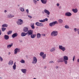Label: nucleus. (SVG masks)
<instances>
[{
  "label": "nucleus",
  "instance_id": "obj_1",
  "mask_svg": "<svg viewBox=\"0 0 79 79\" xmlns=\"http://www.w3.org/2000/svg\"><path fill=\"white\" fill-rule=\"evenodd\" d=\"M58 32L57 31H53L51 33V35L52 37H56L58 35Z\"/></svg>",
  "mask_w": 79,
  "mask_h": 79
},
{
  "label": "nucleus",
  "instance_id": "obj_2",
  "mask_svg": "<svg viewBox=\"0 0 79 79\" xmlns=\"http://www.w3.org/2000/svg\"><path fill=\"white\" fill-rule=\"evenodd\" d=\"M44 11L45 14H47V18H50L49 15H50V12L49 11V10H47L46 9H45L44 10Z\"/></svg>",
  "mask_w": 79,
  "mask_h": 79
},
{
  "label": "nucleus",
  "instance_id": "obj_3",
  "mask_svg": "<svg viewBox=\"0 0 79 79\" xmlns=\"http://www.w3.org/2000/svg\"><path fill=\"white\" fill-rule=\"evenodd\" d=\"M37 62V59L35 56L33 57L32 61V64H35Z\"/></svg>",
  "mask_w": 79,
  "mask_h": 79
},
{
  "label": "nucleus",
  "instance_id": "obj_4",
  "mask_svg": "<svg viewBox=\"0 0 79 79\" xmlns=\"http://www.w3.org/2000/svg\"><path fill=\"white\" fill-rule=\"evenodd\" d=\"M58 24V22H57V21H55L49 23V26H50V27H53V26H54L55 24Z\"/></svg>",
  "mask_w": 79,
  "mask_h": 79
},
{
  "label": "nucleus",
  "instance_id": "obj_5",
  "mask_svg": "<svg viewBox=\"0 0 79 79\" xmlns=\"http://www.w3.org/2000/svg\"><path fill=\"white\" fill-rule=\"evenodd\" d=\"M59 48L60 50L62 51V52H64L66 50V48L63 47L62 45H59Z\"/></svg>",
  "mask_w": 79,
  "mask_h": 79
},
{
  "label": "nucleus",
  "instance_id": "obj_6",
  "mask_svg": "<svg viewBox=\"0 0 79 79\" xmlns=\"http://www.w3.org/2000/svg\"><path fill=\"white\" fill-rule=\"evenodd\" d=\"M23 21L21 19H18V21H17V24L18 25H22L23 24Z\"/></svg>",
  "mask_w": 79,
  "mask_h": 79
},
{
  "label": "nucleus",
  "instance_id": "obj_7",
  "mask_svg": "<svg viewBox=\"0 0 79 79\" xmlns=\"http://www.w3.org/2000/svg\"><path fill=\"white\" fill-rule=\"evenodd\" d=\"M21 52V50L19 48H16L14 50V54L16 55L17 54V53H18L19 52Z\"/></svg>",
  "mask_w": 79,
  "mask_h": 79
},
{
  "label": "nucleus",
  "instance_id": "obj_8",
  "mask_svg": "<svg viewBox=\"0 0 79 79\" xmlns=\"http://www.w3.org/2000/svg\"><path fill=\"white\" fill-rule=\"evenodd\" d=\"M35 24V25H36L37 26H40V27L44 26V24H43V23H39V22H36Z\"/></svg>",
  "mask_w": 79,
  "mask_h": 79
},
{
  "label": "nucleus",
  "instance_id": "obj_9",
  "mask_svg": "<svg viewBox=\"0 0 79 79\" xmlns=\"http://www.w3.org/2000/svg\"><path fill=\"white\" fill-rule=\"evenodd\" d=\"M27 34H28V35H32L33 34V30H29L27 33Z\"/></svg>",
  "mask_w": 79,
  "mask_h": 79
},
{
  "label": "nucleus",
  "instance_id": "obj_10",
  "mask_svg": "<svg viewBox=\"0 0 79 79\" xmlns=\"http://www.w3.org/2000/svg\"><path fill=\"white\" fill-rule=\"evenodd\" d=\"M65 16H68V17H69V16H72V14L70 12H67L65 13Z\"/></svg>",
  "mask_w": 79,
  "mask_h": 79
},
{
  "label": "nucleus",
  "instance_id": "obj_11",
  "mask_svg": "<svg viewBox=\"0 0 79 79\" xmlns=\"http://www.w3.org/2000/svg\"><path fill=\"white\" fill-rule=\"evenodd\" d=\"M7 17L8 18H12L15 17V15L11 14H10L7 15Z\"/></svg>",
  "mask_w": 79,
  "mask_h": 79
},
{
  "label": "nucleus",
  "instance_id": "obj_12",
  "mask_svg": "<svg viewBox=\"0 0 79 79\" xmlns=\"http://www.w3.org/2000/svg\"><path fill=\"white\" fill-rule=\"evenodd\" d=\"M64 60H63V58H59L57 60V62L58 63H63V62Z\"/></svg>",
  "mask_w": 79,
  "mask_h": 79
},
{
  "label": "nucleus",
  "instance_id": "obj_13",
  "mask_svg": "<svg viewBox=\"0 0 79 79\" xmlns=\"http://www.w3.org/2000/svg\"><path fill=\"white\" fill-rule=\"evenodd\" d=\"M18 33H15L13 34V35H11L12 37V38H14L16 37H17L18 36Z\"/></svg>",
  "mask_w": 79,
  "mask_h": 79
},
{
  "label": "nucleus",
  "instance_id": "obj_14",
  "mask_svg": "<svg viewBox=\"0 0 79 79\" xmlns=\"http://www.w3.org/2000/svg\"><path fill=\"white\" fill-rule=\"evenodd\" d=\"M23 31L24 32H27L28 31V28L27 27H24L23 29Z\"/></svg>",
  "mask_w": 79,
  "mask_h": 79
},
{
  "label": "nucleus",
  "instance_id": "obj_15",
  "mask_svg": "<svg viewBox=\"0 0 79 79\" xmlns=\"http://www.w3.org/2000/svg\"><path fill=\"white\" fill-rule=\"evenodd\" d=\"M72 11L74 13H76L78 12V9L77 8H75V9H73L72 10Z\"/></svg>",
  "mask_w": 79,
  "mask_h": 79
},
{
  "label": "nucleus",
  "instance_id": "obj_16",
  "mask_svg": "<svg viewBox=\"0 0 79 79\" xmlns=\"http://www.w3.org/2000/svg\"><path fill=\"white\" fill-rule=\"evenodd\" d=\"M21 71L24 74H26V71H27V70L26 69H21Z\"/></svg>",
  "mask_w": 79,
  "mask_h": 79
},
{
  "label": "nucleus",
  "instance_id": "obj_17",
  "mask_svg": "<svg viewBox=\"0 0 79 79\" xmlns=\"http://www.w3.org/2000/svg\"><path fill=\"white\" fill-rule=\"evenodd\" d=\"M27 34V33H25V32H23L21 33V36H22V37H24L26 36Z\"/></svg>",
  "mask_w": 79,
  "mask_h": 79
},
{
  "label": "nucleus",
  "instance_id": "obj_18",
  "mask_svg": "<svg viewBox=\"0 0 79 79\" xmlns=\"http://www.w3.org/2000/svg\"><path fill=\"white\" fill-rule=\"evenodd\" d=\"M13 46V43H11V44H8L7 45V48L8 49H10V48L11 47Z\"/></svg>",
  "mask_w": 79,
  "mask_h": 79
},
{
  "label": "nucleus",
  "instance_id": "obj_19",
  "mask_svg": "<svg viewBox=\"0 0 79 79\" xmlns=\"http://www.w3.org/2000/svg\"><path fill=\"white\" fill-rule=\"evenodd\" d=\"M9 65H13V61L11 60L9 61V62L8 63Z\"/></svg>",
  "mask_w": 79,
  "mask_h": 79
},
{
  "label": "nucleus",
  "instance_id": "obj_20",
  "mask_svg": "<svg viewBox=\"0 0 79 79\" xmlns=\"http://www.w3.org/2000/svg\"><path fill=\"white\" fill-rule=\"evenodd\" d=\"M36 36L37 39H40L41 37V34L40 33H38L36 35Z\"/></svg>",
  "mask_w": 79,
  "mask_h": 79
},
{
  "label": "nucleus",
  "instance_id": "obj_21",
  "mask_svg": "<svg viewBox=\"0 0 79 79\" xmlns=\"http://www.w3.org/2000/svg\"><path fill=\"white\" fill-rule=\"evenodd\" d=\"M4 38L5 40H8L9 39V36L7 35H5Z\"/></svg>",
  "mask_w": 79,
  "mask_h": 79
},
{
  "label": "nucleus",
  "instance_id": "obj_22",
  "mask_svg": "<svg viewBox=\"0 0 79 79\" xmlns=\"http://www.w3.org/2000/svg\"><path fill=\"white\" fill-rule=\"evenodd\" d=\"M64 60H68V57L66 56H63Z\"/></svg>",
  "mask_w": 79,
  "mask_h": 79
},
{
  "label": "nucleus",
  "instance_id": "obj_23",
  "mask_svg": "<svg viewBox=\"0 0 79 79\" xmlns=\"http://www.w3.org/2000/svg\"><path fill=\"white\" fill-rule=\"evenodd\" d=\"M74 31L75 32H76V31H77V33L78 35H79V29H77L76 28H75L74 29Z\"/></svg>",
  "mask_w": 79,
  "mask_h": 79
},
{
  "label": "nucleus",
  "instance_id": "obj_24",
  "mask_svg": "<svg viewBox=\"0 0 79 79\" xmlns=\"http://www.w3.org/2000/svg\"><path fill=\"white\" fill-rule=\"evenodd\" d=\"M54 51H55V47L52 48L50 49V51L51 52H54Z\"/></svg>",
  "mask_w": 79,
  "mask_h": 79
},
{
  "label": "nucleus",
  "instance_id": "obj_25",
  "mask_svg": "<svg viewBox=\"0 0 79 79\" xmlns=\"http://www.w3.org/2000/svg\"><path fill=\"white\" fill-rule=\"evenodd\" d=\"M16 62H15L14 65L13 66V68L14 70L16 69Z\"/></svg>",
  "mask_w": 79,
  "mask_h": 79
},
{
  "label": "nucleus",
  "instance_id": "obj_26",
  "mask_svg": "<svg viewBox=\"0 0 79 79\" xmlns=\"http://www.w3.org/2000/svg\"><path fill=\"white\" fill-rule=\"evenodd\" d=\"M31 38L32 39H34L35 37V36H36V35H35L34 34H31V35H30Z\"/></svg>",
  "mask_w": 79,
  "mask_h": 79
},
{
  "label": "nucleus",
  "instance_id": "obj_27",
  "mask_svg": "<svg viewBox=\"0 0 79 79\" xmlns=\"http://www.w3.org/2000/svg\"><path fill=\"white\" fill-rule=\"evenodd\" d=\"M58 23L60 24H61V23H63V20L61 19H59L58 20Z\"/></svg>",
  "mask_w": 79,
  "mask_h": 79
},
{
  "label": "nucleus",
  "instance_id": "obj_28",
  "mask_svg": "<svg viewBox=\"0 0 79 79\" xmlns=\"http://www.w3.org/2000/svg\"><path fill=\"white\" fill-rule=\"evenodd\" d=\"M41 2L43 3V4H46V3H47V1L44 0H41Z\"/></svg>",
  "mask_w": 79,
  "mask_h": 79
},
{
  "label": "nucleus",
  "instance_id": "obj_29",
  "mask_svg": "<svg viewBox=\"0 0 79 79\" xmlns=\"http://www.w3.org/2000/svg\"><path fill=\"white\" fill-rule=\"evenodd\" d=\"M2 27H8V24H3L2 25Z\"/></svg>",
  "mask_w": 79,
  "mask_h": 79
},
{
  "label": "nucleus",
  "instance_id": "obj_30",
  "mask_svg": "<svg viewBox=\"0 0 79 79\" xmlns=\"http://www.w3.org/2000/svg\"><path fill=\"white\" fill-rule=\"evenodd\" d=\"M46 54H45L41 57L43 58V60H44V59H45V58H46Z\"/></svg>",
  "mask_w": 79,
  "mask_h": 79
},
{
  "label": "nucleus",
  "instance_id": "obj_31",
  "mask_svg": "<svg viewBox=\"0 0 79 79\" xmlns=\"http://www.w3.org/2000/svg\"><path fill=\"white\" fill-rule=\"evenodd\" d=\"M19 9L21 11H24V8H23L22 7H20Z\"/></svg>",
  "mask_w": 79,
  "mask_h": 79
},
{
  "label": "nucleus",
  "instance_id": "obj_32",
  "mask_svg": "<svg viewBox=\"0 0 79 79\" xmlns=\"http://www.w3.org/2000/svg\"><path fill=\"white\" fill-rule=\"evenodd\" d=\"M44 52H40V55L42 57L43 56V55H44Z\"/></svg>",
  "mask_w": 79,
  "mask_h": 79
},
{
  "label": "nucleus",
  "instance_id": "obj_33",
  "mask_svg": "<svg viewBox=\"0 0 79 79\" xmlns=\"http://www.w3.org/2000/svg\"><path fill=\"white\" fill-rule=\"evenodd\" d=\"M20 63H25V61L23 59L21 60L20 61Z\"/></svg>",
  "mask_w": 79,
  "mask_h": 79
},
{
  "label": "nucleus",
  "instance_id": "obj_34",
  "mask_svg": "<svg viewBox=\"0 0 79 79\" xmlns=\"http://www.w3.org/2000/svg\"><path fill=\"white\" fill-rule=\"evenodd\" d=\"M68 60H64V61L65 64H68Z\"/></svg>",
  "mask_w": 79,
  "mask_h": 79
},
{
  "label": "nucleus",
  "instance_id": "obj_35",
  "mask_svg": "<svg viewBox=\"0 0 79 79\" xmlns=\"http://www.w3.org/2000/svg\"><path fill=\"white\" fill-rule=\"evenodd\" d=\"M64 27L66 29H69V27L67 25H65L64 26Z\"/></svg>",
  "mask_w": 79,
  "mask_h": 79
},
{
  "label": "nucleus",
  "instance_id": "obj_36",
  "mask_svg": "<svg viewBox=\"0 0 79 79\" xmlns=\"http://www.w3.org/2000/svg\"><path fill=\"white\" fill-rule=\"evenodd\" d=\"M8 35H10L12 33V31H9L7 32Z\"/></svg>",
  "mask_w": 79,
  "mask_h": 79
},
{
  "label": "nucleus",
  "instance_id": "obj_37",
  "mask_svg": "<svg viewBox=\"0 0 79 79\" xmlns=\"http://www.w3.org/2000/svg\"><path fill=\"white\" fill-rule=\"evenodd\" d=\"M31 27L32 29H33L35 28V27H34V24H33L32 25H31Z\"/></svg>",
  "mask_w": 79,
  "mask_h": 79
},
{
  "label": "nucleus",
  "instance_id": "obj_38",
  "mask_svg": "<svg viewBox=\"0 0 79 79\" xmlns=\"http://www.w3.org/2000/svg\"><path fill=\"white\" fill-rule=\"evenodd\" d=\"M2 32H4V31L6 30V28H4V27H2Z\"/></svg>",
  "mask_w": 79,
  "mask_h": 79
},
{
  "label": "nucleus",
  "instance_id": "obj_39",
  "mask_svg": "<svg viewBox=\"0 0 79 79\" xmlns=\"http://www.w3.org/2000/svg\"><path fill=\"white\" fill-rule=\"evenodd\" d=\"M33 3L35 4L36 5V4H37V2L36 1V0H33Z\"/></svg>",
  "mask_w": 79,
  "mask_h": 79
},
{
  "label": "nucleus",
  "instance_id": "obj_40",
  "mask_svg": "<svg viewBox=\"0 0 79 79\" xmlns=\"http://www.w3.org/2000/svg\"><path fill=\"white\" fill-rule=\"evenodd\" d=\"M43 20L44 21V22H45V21H48V19L46 18L45 19H43Z\"/></svg>",
  "mask_w": 79,
  "mask_h": 79
},
{
  "label": "nucleus",
  "instance_id": "obj_41",
  "mask_svg": "<svg viewBox=\"0 0 79 79\" xmlns=\"http://www.w3.org/2000/svg\"><path fill=\"white\" fill-rule=\"evenodd\" d=\"M39 22H40V23H44V20H39Z\"/></svg>",
  "mask_w": 79,
  "mask_h": 79
},
{
  "label": "nucleus",
  "instance_id": "obj_42",
  "mask_svg": "<svg viewBox=\"0 0 79 79\" xmlns=\"http://www.w3.org/2000/svg\"><path fill=\"white\" fill-rule=\"evenodd\" d=\"M0 61H3V58L1 56H0Z\"/></svg>",
  "mask_w": 79,
  "mask_h": 79
},
{
  "label": "nucleus",
  "instance_id": "obj_43",
  "mask_svg": "<svg viewBox=\"0 0 79 79\" xmlns=\"http://www.w3.org/2000/svg\"><path fill=\"white\" fill-rule=\"evenodd\" d=\"M75 56H74L73 57V61H74V59H75Z\"/></svg>",
  "mask_w": 79,
  "mask_h": 79
},
{
  "label": "nucleus",
  "instance_id": "obj_44",
  "mask_svg": "<svg viewBox=\"0 0 79 79\" xmlns=\"http://www.w3.org/2000/svg\"><path fill=\"white\" fill-rule=\"evenodd\" d=\"M54 63V62H53V61H50L49 62V63Z\"/></svg>",
  "mask_w": 79,
  "mask_h": 79
},
{
  "label": "nucleus",
  "instance_id": "obj_45",
  "mask_svg": "<svg viewBox=\"0 0 79 79\" xmlns=\"http://www.w3.org/2000/svg\"><path fill=\"white\" fill-rule=\"evenodd\" d=\"M28 17H29L30 18H31V19H32V17L31 15H28Z\"/></svg>",
  "mask_w": 79,
  "mask_h": 79
},
{
  "label": "nucleus",
  "instance_id": "obj_46",
  "mask_svg": "<svg viewBox=\"0 0 79 79\" xmlns=\"http://www.w3.org/2000/svg\"><path fill=\"white\" fill-rule=\"evenodd\" d=\"M56 5L57 6H60V4L59 3H57L56 4Z\"/></svg>",
  "mask_w": 79,
  "mask_h": 79
},
{
  "label": "nucleus",
  "instance_id": "obj_47",
  "mask_svg": "<svg viewBox=\"0 0 79 79\" xmlns=\"http://www.w3.org/2000/svg\"><path fill=\"white\" fill-rule=\"evenodd\" d=\"M26 12L27 13H29V10L28 9H27L26 10Z\"/></svg>",
  "mask_w": 79,
  "mask_h": 79
},
{
  "label": "nucleus",
  "instance_id": "obj_48",
  "mask_svg": "<svg viewBox=\"0 0 79 79\" xmlns=\"http://www.w3.org/2000/svg\"><path fill=\"white\" fill-rule=\"evenodd\" d=\"M42 35L43 37H45V34H42Z\"/></svg>",
  "mask_w": 79,
  "mask_h": 79
},
{
  "label": "nucleus",
  "instance_id": "obj_49",
  "mask_svg": "<svg viewBox=\"0 0 79 79\" xmlns=\"http://www.w3.org/2000/svg\"><path fill=\"white\" fill-rule=\"evenodd\" d=\"M59 68V66H56V69H58Z\"/></svg>",
  "mask_w": 79,
  "mask_h": 79
},
{
  "label": "nucleus",
  "instance_id": "obj_50",
  "mask_svg": "<svg viewBox=\"0 0 79 79\" xmlns=\"http://www.w3.org/2000/svg\"><path fill=\"white\" fill-rule=\"evenodd\" d=\"M2 35V31L0 30V35Z\"/></svg>",
  "mask_w": 79,
  "mask_h": 79
},
{
  "label": "nucleus",
  "instance_id": "obj_51",
  "mask_svg": "<svg viewBox=\"0 0 79 79\" xmlns=\"http://www.w3.org/2000/svg\"><path fill=\"white\" fill-rule=\"evenodd\" d=\"M59 9H61V6H59Z\"/></svg>",
  "mask_w": 79,
  "mask_h": 79
},
{
  "label": "nucleus",
  "instance_id": "obj_52",
  "mask_svg": "<svg viewBox=\"0 0 79 79\" xmlns=\"http://www.w3.org/2000/svg\"><path fill=\"white\" fill-rule=\"evenodd\" d=\"M4 13H6V12H7V11H6V10H5L4 11Z\"/></svg>",
  "mask_w": 79,
  "mask_h": 79
},
{
  "label": "nucleus",
  "instance_id": "obj_53",
  "mask_svg": "<svg viewBox=\"0 0 79 79\" xmlns=\"http://www.w3.org/2000/svg\"><path fill=\"white\" fill-rule=\"evenodd\" d=\"M19 41L20 42H23V41L22 40H19Z\"/></svg>",
  "mask_w": 79,
  "mask_h": 79
},
{
  "label": "nucleus",
  "instance_id": "obj_54",
  "mask_svg": "<svg viewBox=\"0 0 79 79\" xmlns=\"http://www.w3.org/2000/svg\"><path fill=\"white\" fill-rule=\"evenodd\" d=\"M10 54H11V52H9L8 53V55H10Z\"/></svg>",
  "mask_w": 79,
  "mask_h": 79
},
{
  "label": "nucleus",
  "instance_id": "obj_55",
  "mask_svg": "<svg viewBox=\"0 0 79 79\" xmlns=\"http://www.w3.org/2000/svg\"><path fill=\"white\" fill-rule=\"evenodd\" d=\"M46 68H47V67H46V66H45L44 68V69H45Z\"/></svg>",
  "mask_w": 79,
  "mask_h": 79
},
{
  "label": "nucleus",
  "instance_id": "obj_56",
  "mask_svg": "<svg viewBox=\"0 0 79 79\" xmlns=\"http://www.w3.org/2000/svg\"><path fill=\"white\" fill-rule=\"evenodd\" d=\"M42 13L43 14H44V13H45V12H44V11H42Z\"/></svg>",
  "mask_w": 79,
  "mask_h": 79
},
{
  "label": "nucleus",
  "instance_id": "obj_57",
  "mask_svg": "<svg viewBox=\"0 0 79 79\" xmlns=\"http://www.w3.org/2000/svg\"><path fill=\"white\" fill-rule=\"evenodd\" d=\"M18 6H20V5H18Z\"/></svg>",
  "mask_w": 79,
  "mask_h": 79
},
{
  "label": "nucleus",
  "instance_id": "obj_58",
  "mask_svg": "<svg viewBox=\"0 0 79 79\" xmlns=\"http://www.w3.org/2000/svg\"><path fill=\"white\" fill-rule=\"evenodd\" d=\"M2 79V77H0V79Z\"/></svg>",
  "mask_w": 79,
  "mask_h": 79
},
{
  "label": "nucleus",
  "instance_id": "obj_59",
  "mask_svg": "<svg viewBox=\"0 0 79 79\" xmlns=\"http://www.w3.org/2000/svg\"><path fill=\"white\" fill-rule=\"evenodd\" d=\"M33 79H37V78H33Z\"/></svg>",
  "mask_w": 79,
  "mask_h": 79
},
{
  "label": "nucleus",
  "instance_id": "obj_60",
  "mask_svg": "<svg viewBox=\"0 0 79 79\" xmlns=\"http://www.w3.org/2000/svg\"><path fill=\"white\" fill-rule=\"evenodd\" d=\"M37 1H39V0H36Z\"/></svg>",
  "mask_w": 79,
  "mask_h": 79
},
{
  "label": "nucleus",
  "instance_id": "obj_61",
  "mask_svg": "<svg viewBox=\"0 0 79 79\" xmlns=\"http://www.w3.org/2000/svg\"><path fill=\"white\" fill-rule=\"evenodd\" d=\"M26 57H27V56H26Z\"/></svg>",
  "mask_w": 79,
  "mask_h": 79
}]
</instances>
